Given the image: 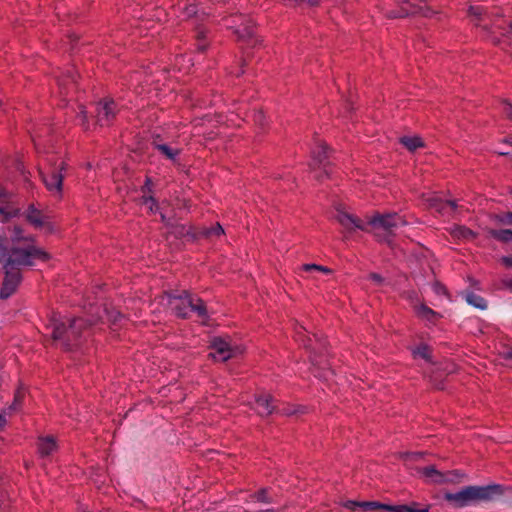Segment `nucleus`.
Masks as SVG:
<instances>
[{"label": "nucleus", "instance_id": "obj_1", "mask_svg": "<svg viewBox=\"0 0 512 512\" xmlns=\"http://www.w3.org/2000/svg\"><path fill=\"white\" fill-rule=\"evenodd\" d=\"M4 251L5 257L1 261H5V276L0 289V297L7 299L16 292L21 283L19 267L32 266L36 261L46 262L50 259V255L34 245H28L26 248H13L9 253L4 247Z\"/></svg>", "mask_w": 512, "mask_h": 512}, {"label": "nucleus", "instance_id": "obj_2", "mask_svg": "<svg viewBox=\"0 0 512 512\" xmlns=\"http://www.w3.org/2000/svg\"><path fill=\"white\" fill-rule=\"evenodd\" d=\"M501 485L466 486L455 493H445L444 499L455 508H463L477 502L491 501L502 495Z\"/></svg>", "mask_w": 512, "mask_h": 512}, {"label": "nucleus", "instance_id": "obj_3", "mask_svg": "<svg viewBox=\"0 0 512 512\" xmlns=\"http://www.w3.org/2000/svg\"><path fill=\"white\" fill-rule=\"evenodd\" d=\"M158 303L164 310L170 311L178 317H187L189 311H195L202 318L206 317L203 301L201 299L194 300L186 292L179 296L163 294L158 297Z\"/></svg>", "mask_w": 512, "mask_h": 512}, {"label": "nucleus", "instance_id": "obj_4", "mask_svg": "<svg viewBox=\"0 0 512 512\" xmlns=\"http://www.w3.org/2000/svg\"><path fill=\"white\" fill-rule=\"evenodd\" d=\"M49 327L52 328L53 339L64 341V346L68 348L67 341L80 335L81 330L86 327V321L81 318L69 319L53 314L50 318Z\"/></svg>", "mask_w": 512, "mask_h": 512}, {"label": "nucleus", "instance_id": "obj_5", "mask_svg": "<svg viewBox=\"0 0 512 512\" xmlns=\"http://www.w3.org/2000/svg\"><path fill=\"white\" fill-rule=\"evenodd\" d=\"M45 161L49 167L45 171H41L42 180L47 190L55 197L60 198L64 178L62 171L65 169V162L62 158L54 156H47Z\"/></svg>", "mask_w": 512, "mask_h": 512}, {"label": "nucleus", "instance_id": "obj_6", "mask_svg": "<svg viewBox=\"0 0 512 512\" xmlns=\"http://www.w3.org/2000/svg\"><path fill=\"white\" fill-rule=\"evenodd\" d=\"M211 352L209 355L217 361H227L228 359L240 355L244 352V347L233 344L230 338L214 337L210 344Z\"/></svg>", "mask_w": 512, "mask_h": 512}, {"label": "nucleus", "instance_id": "obj_7", "mask_svg": "<svg viewBox=\"0 0 512 512\" xmlns=\"http://www.w3.org/2000/svg\"><path fill=\"white\" fill-rule=\"evenodd\" d=\"M406 221L397 213H389L385 215H375L368 224L373 228L374 233L380 236V232L393 233L398 227L406 225Z\"/></svg>", "mask_w": 512, "mask_h": 512}, {"label": "nucleus", "instance_id": "obj_8", "mask_svg": "<svg viewBox=\"0 0 512 512\" xmlns=\"http://www.w3.org/2000/svg\"><path fill=\"white\" fill-rule=\"evenodd\" d=\"M419 473L429 482L432 483H456L461 480L464 474L460 473L458 470L448 471V472H440L435 466H427L421 468Z\"/></svg>", "mask_w": 512, "mask_h": 512}, {"label": "nucleus", "instance_id": "obj_9", "mask_svg": "<svg viewBox=\"0 0 512 512\" xmlns=\"http://www.w3.org/2000/svg\"><path fill=\"white\" fill-rule=\"evenodd\" d=\"M26 219L36 229H44L47 233H52L54 231V226L49 221V218L43 215L33 205L29 206L27 209Z\"/></svg>", "mask_w": 512, "mask_h": 512}, {"label": "nucleus", "instance_id": "obj_10", "mask_svg": "<svg viewBox=\"0 0 512 512\" xmlns=\"http://www.w3.org/2000/svg\"><path fill=\"white\" fill-rule=\"evenodd\" d=\"M469 14L472 17V21L477 26H482L484 29H487V24L485 23L486 19H490L492 16H501L500 9L495 11H488L487 8L483 6H470Z\"/></svg>", "mask_w": 512, "mask_h": 512}, {"label": "nucleus", "instance_id": "obj_11", "mask_svg": "<svg viewBox=\"0 0 512 512\" xmlns=\"http://www.w3.org/2000/svg\"><path fill=\"white\" fill-rule=\"evenodd\" d=\"M116 114V104L112 100L100 102L97 106V121L101 126L108 125Z\"/></svg>", "mask_w": 512, "mask_h": 512}, {"label": "nucleus", "instance_id": "obj_12", "mask_svg": "<svg viewBox=\"0 0 512 512\" xmlns=\"http://www.w3.org/2000/svg\"><path fill=\"white\" fill-rule=\"evenodd\" d=\"M336 220L347 230L353 231L356 229L360 230H366V226L361 222L360 219L356 218L355 216L344 212V211H338L336 216Z\"/></svg>", "mask_w": 512, "mask_h": 512}, {"label": "nucleus", "instance_id": "obj_13", "mask_svg": "<svg viewBox=\"0 0 512 512\" xmlns=\"http://www.w3.org/2000/svg\"><path fill=\"white\" fill-rule=\"evenodd\" d=\"M253 408L260 416H268L275 407L269 394H261L255 397Z\"/></svg>", "mask_w": 512, "mask_h": 512}, {"label": "nucleus", "instance_id": "obj_14", "mask_svg": "<svg viewBox=\"0 0 512 512\" xmlns=\"http://www.w3.org/2000/svg\"><path fill=\"white\" fill-rule=\"evenodd\" d=\"M245 17L243 15H236L232 18V24L228 25L229 28L234 29L235 33L240 37H250L253 34V26L251 21L244 24Z\"/></svg>", "mask_w": 512, "mask_h": 512}, {"label": "nucleus", "instance_id": "obj_15", "mask_svg": "<svg viewBox=\"0 0 512 512\" xmlns=\"http://www.w3.org/2000/svg\"><path fill=\"white\" fill-rule=\"evenodd\" d=\"M154 148L163 155L166 159L176 162L178 156L181 153V149L178 146H172L168 143L157 142L156 140L153 142Z\"/></svg>", "mask_w": 512, "mask_h": 512}, {"label": "nucleus", "instance_id": "obj_16", "mask_svg": "<svg viewBox=\"0 0 512 512\" xmlns=\"http://www.w3.org/2000/svg\"><path fill=\"white\" fill-rule=\"evenodd\" d=\"M414 312L419 319L431 324H435L441 317V315L438 312L432 310L425 304L415 305Z\"/></svg>", "mask_w": 512, "mask_h": 512}, {"label": "nucleus", "instance_id": "obj_17", "mask_svg": "<svg viewBox=\"0 0 512 512\" xmlns=\"http://www.w3.org/2000/svg\"><path fill=\"white\" fill-rule=\"evenodd\" d=\"M198 0H188V3L184 6L182 11L183 19H190L196 17L197 19L203 20L208 15L204 10L198 9Z\"/></svg>", "mask_w": 512, "mask_h": 512}, {"label": "nucleus", "instance_id": "obj_18", "mask_svg": "<svg viewBox=\"0 0 512 512\" xmlns=\"http://www.w3.org/2000/svg\"><path fill=\"white\" fill-rule=\"evenodd\" d=\"M57 448L56 441L53 437L47 436L39 439L38 451L41 456H49Z\"/></svg>", "mask_w": 512, "mask_h": 512}, {"label": "nucleus", "instance_id": "obj_19", "mask_svg": "<svg viewBox=\"0 0 512 512\" xmlns=\"http://www.w3.org/2000/svg\"><path fill=\"white\" fill-rule=\"evenodd\" d=\"M295 340L302 344L305 348H313V339L306 334V329L303 326H297L295 328Z\"/></svg>", "mask_w": 512, "mask_h": 512}, {"label": "nucleus", "instance_id": "obj_20", "mask_svg": "<svg viewBox=\"0 0 512 512\" xmlns=\"http://www.w3.org/2000/svg\"><path fill=\"white\" fill-rule=\"evenodd\" d=\"M57 83L59 86L60 94L66 95L68 91L66 90V84L74 85L76 83V74L72 71H68L67 74L63 77L57 76Z\"/></svg>", "mask_w": 512, "mask_h": 512}, {"label": "nucleus", "instance_id": "obj_21", "mask_svg": "<svg viewBox=\"0 0 512 512\" xmlns=\"http://www.w3.org/2000/svg\"><path fill=\"white\" fill-rule=\"evenodd\" d=\"M467 303L475 308L485 310L487 308L486 300L473 292H469L465 295Z\"/></svg>", "mask_w": 512, "mask_h": 512}, {"label": "nucleus", "instance_id": "obj_22", "mask_svg": "<svg viewBox=\"0 0 512 512\" xmlns=\"http://www.w3.org/2000/svg\"><path fill=\"white\" fill-rule=\"evenodd\" d=\"M451 234L457 239L464 240L473 239L475 237V233L465 226H454L451 228Z\"/></svg>", "mask_w": 512, "mask_h": 512}, {"label": "nucleus", "instance_id": "obj_23", "mask_svg": "<svg viewBox=\"0 0 512 512\" xmlns=\"http://www.w3.org/2000/svg\"><path fill=\"white\" fill-rule=\"evenodd\" d=\"M489 235L494 239L501 242H510L512 241V230L510 229H502V230H489Z\"/></svg>", "mask_w": 512, "mask_h": 512}, {"label": "nucleus", "instance_id": "obj_24", "mask_svg": "<svg viewBox=\"0 0 512 512\" xmlns=\"http://www.w3.org/2000/svg\"><path fill=\"white\" fill-rule=\"evenodd\" d=\"M412 355L414 358H422L427 362L431 361V349L426 344H421L418 347L413 348Z\"/></svg>", "mask_w": 512, "mask_h": 512}, {"label": "nucleus", "instance_id": "obj_25", "mask_svg": "<svg viewBox=\"0 0 512 512\" xmlns=\"http://www.w3.org/2000/svg\"><path fill=\"white\" fill-rule=\"evenodd\" d=\"M401 143L410 151H415L416 149L423 147V141L420 137H403L401 138Z\"/></svg>", "mask_w": 512, "mask_h": 512}, {"label": "nucleus", "instance_id": "obj_26", "mask_svg": "<svg viewBox=\"0 0 512 512\" xmlns=\"http://www.w3.org/2000/svg\"><path fill=\"white\" fill-rule=\"evenodd\" d=\"M13 241H24L27 243L34 242V238L32 236H24L22 228L15 226L12 233Z\"/></svg>", "mask_w": 512, "mask_h": 512}, {"label": "nucleus", "instance_id": "obj_27", "mask_svg": "<svg viewBox=\"0 0 512 512\" xmlns=\"http://www.w3.org/2000/svg\"><path fill=\"white\" fill-rule=\"evenodd\" d=\"M142 204L145 205L153 214H155L159 209L157 201L152 196H143Z\"/></svg>", "mask_w": 512, "mask_h": 512}, {"label": "nucleus", "instance_id": "obj_28", "mask_svg": "<svg viewBox=\"0 0 512 512\" xmlns=\"http://www.w3.org/2000/svg\"><path fill=\"white\" fill-rule=\"evenodd\" d=\"M196 37H197V48L199 51H204L207 47V43L204 41L205 38V30L202 28H196Z\"/></svg>", "mask_w": 512, "mask_h": 512}, {"label": "nucleus", "instance_id": "obj_29", "mask_svg": "<svg viewBox=\"0 0 512 512\" xmlns=\"http://www.w3.org/2000/svg\"><path fill=\"white\" fill-rule=\"evenodd\" d=\"M318 152H317V155L314 153V157L315 159H317V161L319 162L320 165L323 164V167L324 169L326 170V164H324V160L327 158V146L325 144H321L319 147H318Z\"/></svg>", "mask_w": 512, "mask_h": 512}, {"label": "nucleus", "instance_id": "obj_30", "mask_svg": "<svg viewBox=\"0 0 512 512\" xmlns=\"http://www.w3.org/2000/svg\"><path fill=\"white\" fill-rule=\"evenodd\" d=\"M493 219L500 224L512 225V212L494 215Z\"/></svg>", "mask_w": 512, "mask_h": 512}, {"label": "nucleus", "instance_id": "obj_31", "mask_svg": "<svg viewBox=\"0 0 512 512\" xmlns=\"http://www.w3.org/2000/svg\"><path fill=\"white\" fill-rule=\"evenodd\" d=\"M224 233V230L222 228V226L217 223L215 224L214 226L210 227L209 229H205L203 231V234L207 237H211V236H220Z\"/></svg>", "mask_w": 512, "mask_h": 512}, {"label": "nucleus", "instance_id": "obj_32", "mask_svg": "<svg viewBox=\"0 0 512 512\" xmlns=\"http://www.w3.org/2000/svg\"><path fill=\"white\" fill-rule=\"evenodd\" d=\"M303 270L309 272V271H320L326 274L331 273V270L325 266L316 265V264H304L302 266Z\"/></svg>", "mask_w": 512, "mask_h": 512}, {"label": "nucleus", "instance_id": "obj_33", "mask_svg": "<svg viewBox=\"0 0 512 512\" xmlns=\"http://www.w3.org/2000/svg\"><path fill=\"white\" fill-rule=\"evenodd\" d=\"M361 508L365 511L380 510L384 508V504L379 502H361Z\"/></svg>", "mask_w": 512, "mask_h": 512}, {"label": "nucleus", "instance_id": "obj_34", "mask_svg": "<svg viewBox=\"0 0 512 512\" xmlns=\"http://www.w3.org/2000/svg\"><path fill=\"white\" fill-rule=\"evenodd\" d=\"M383 510L388 512H407L408 505H386L384 504Z\"/></svg>", "mask_w": 512, "mask_h": 512}, {"label": "nucleus", "instance_id": "obj_35", "mask_svg": "<svg viewBox=\"0 0 512 512\" xmlns=\"http://www.w3.org/2000/svg\"><path fill=\"white\" fill-rule=\"evenodd\" d=\"M313 374H314L315 377L323 378L324 380H328L329 379V375H332L333 372L331 370H329V369L324 370L323 372H320L319 368L314 367Z\"/></svg>", "mask_w": 512, "mask_h": 512}, {"label": "nucleus", "instance_id": "obj_36", "mask_svg": "<svg viewBox=\"0 0 512 512\" xmlns=\"http://www.w3.org/2000/svg\"><path fill=\"white\" fill-rule=\"evenodd\" d=\"M186 60V57L185 56H180L176 59V66L177 68L180 70V71H188L189 67H190V64L189 65H184V62ZM188 62L190 63V59H188Z\"/></svg>", "mask_w": 512, "mask_h": 512}, {"label": "nucleus", "instance_id": "obj_37", "mask_svg": "<svg viewBox=\"0 0 512 512\" xmlns=\"http://www.w3.org/2000/svg\"><path fill=\"white\" fill-rule=\"evenodd\" d=\"M502 112L510 119H512V105L509 102L504 101L502 103Z\"/></svg>", "mask_w": 512, "mask_h": 512}, {"label": "nucleus", "instance_id": "obj_38", "mask_svg": "<svg viewBox=\"0 0 512 512\" xmlns=\"http://www.w3.org/2000/svg\"><path fill=\"white\" fill-rule=\"evenodd\" d=\"M258 502H268L266 490H261L254 495Z\"/></svg>", "mask_w": 512, "mask_h": 512}, {"label": "nucleus", "instance_id": "obj_39", "mask_svg": "<svg viewBox=\"0 0 512 512\" xmlns=\"http://www.w3.org/2000/svg\"><path fill=\"white\" fill-rule=\"evenodd\" d=\"M432 288H433V291L438 295H443L446 293L445 287L438 282L434 283Z\"/></svg>", "mask_w": 512, "mask_h": 512}, {"label": "nucleus", "instance_id": "obj_40", "mask_svg": "<svg viewBox=\"0 0 512 512\" xmlns=\"http://www.w3.org/2000/svg\"><path fill=\"white\" fill-rule=\"evenodd\" d=\"M361 502H356V501H347L344 506L348 509H351V510H354L356 508H361Z\"/></svg>", "mask_w": 512, "mask_h": 512}, {"label": "nucleus", "instance_id": "obj_41", "mask_svg": "<svg viewBox=\"0 0 512 512\" xmlns=\"http://www.w3.org/2000/svg\"><path fill=\"white\" fill-rule=\"evenodd\" d=\"M369 278L374 281L376 284H382L383 283V278L381 275L377 274V273H372L370 274Z\"/></svg>", "mask_w": 512, "mask_h": 512}, {"label": "nucleus", "instance_id": "obj_42", "mask_svg": "<svg viewBox=\"0 0 512 512\" xmlns=\"http://www.w3.org/2000/svg\"><path fill=\"white\" fill-rule=\"evenodd\" d=\"M502 262L503 264L508 267V268H511L512 267V257H503L502 258Z\"/></svg>", "mask_w": 512, "mask_h": 512}, {"label": "nucleus", "instance_id": "obj_43", "mask_svg": "<svg viewBox=\"0 0 512 512\" xmlns=\"http://www.w3.org/2000/svg\"><path fill=\"white\" fill-rule=\"evenodd\" d=\"M79 117L82 121V124L84 125L86 122V111L83 109V107H80Z\"/></svg>", "mask_w": 512, "mask_h": 512}, {"label": "nucleus", "instance_id": "obj_44", "mask_svg": "<svg viewBox=\"0 0 512 512\" xmlns=\"http://www.w3.org/2000/svg\"><path fill=\"white\" fill-rule=\"evenodd\" d=\"M5 257L4 245L2 239H0V260Z\"/></svg>", "mask_w": 512, "mask_h": 512}, {"label": "nucleus", "instance_id": "obj_45", "mask_svg": "<svg viewBox=\"0 0 512 512\" xmlns=\"http://www.w3.org/2000/svg\"><path fill=\"white\" fill-rule=\"evenodd\" d=\"M407 512H429L428 509H416V508H413V507H410L408 506V511Z\"/></svg>", "mask_w": 512, "mask_h": 512}, {"label": "nucleus", "instance_id": "obj_46", "mask_svg": "<svg viewBox=\"0 0 512 512\" xmlns=\"http://www.w3.org/2000/svg\"><path fill=\"white\" fill-rule=\"evenodd\" d=\"M447 204H449L452 209H456L457 208V203L454 200L447 201Z\"/></svg>", "mask_w": 512, "mask_h": 512}, {"label": "nucleus", "instance_id": "obj_47", "mask_svg": "<svg viewBox=\"0 0 512 512\" xmlns=\"http://www.w3.org/2000/svg\"><path fill=\"white\" fill-rule=\"evenodd\" d=\"M416 12L415 10H406L405 12V15H408L409 13H414ZM404 16V14H399V15H393V17H402Z\"/></svg>", "mask_w": 512, "mask_h": 512}, {"label": "nucleus", "instance_id": "obj_48", "mask_svg": "<svg viewBox=\"0 0 512 512\" xmlns=\"http://www.w3.org/2000/svg\"><path fill=\"white\" fill-rule=\"evenodd\" d=\"M263 117H264V116H263V113H262V112H258V113H256V115H255V119H256L257 121H261Z\"/></svg>", "mask_w": 512, "mask_h": 512}, {"label": "nucleus", "instance_id": "obj_49", "mask_svg": "<svg viewBox=\"0 0 512 512\" xmlns=\"http://www.w3.org/2000/svg\"><path fill=\"white\" fill-rule=\"evenodd\" d=\"M406 457H420L421 454L420 453H406L405 454Z\"/></svg>", "mask_w": 512, "mask_h": 512}, {"label": "nucleus", "instance_id": "obj_50", "mask_svg": "<svg viewBox=\"0 0 512 512\" xmlns=\"http://www.w3.org/2000/svg\"><path fill=\"white\" fill-rule=\"evenodd\" d=\"M5 423H6L5 417L0 415V426H3Z\"/></svg>", "mask_w": 512, "mask_h": 512}, {"label": "nucleus", "instance_id": "obj_51", "mask_svg": "<svg viewBox=\"0 0 512 512\" xmlns=\"http://www.w3.org/2000/svg\"><path fill=\"white\" fill-rule=\"evenodd\" d=\"M507 287L512 290V278L506 282Z\"/></svg>", "mask_w": 512, "mask_h": 512}, {"label": "nucleus", "instance_id": "obj_52", "mask_svg": "<svg viewBox=\"0 0 512 512\" xmlns=\"http://www.w3.org/2000/svg\"><path fill=\"white\" fill-rule=\"evenodd\" d=\"M162 75H163V73H159L158 76L155 75L154 78H156V79H153L152 81L158 82L160 80V76H162Z\"/></svg>", "mask_w": 512, "mask_h": 512}, {"label": "nucleus", "instance_id": "obj_53", "mask_svg": "<svg viewBox=\"0 0 512 512\" xmlns=\"http://www.w3.org/2000/svg\"><path fill=\"white\" fill-rule=\"evenodd\" d=\"M0 213H1V214H5V215H6V217L11 216V214H10V213H6V212L4 211V209H3V208H0Z\"/></svg>", "mask_w": 512, "mask_h": 512}, {"label": "nucleus", "instance_id": "obj_54", "mask_svg": "<svg viewBox=\"0 0 512 512\" xmlns=\"http://www.w3.org/2000/svg\"><path fill=\"white\" fill-rule=\"evenodd\" d=\"M161 219L164 223L168 224V221L166 219V216L164 214H161Z\"/></svg>", "mask_w": 512, "mask_h": 512}, {"label": "nucleus", "instance_id": "obj_55", "mask_svg": "<svg viewBox=\"0 0 512 512\" xmlns=\"http://www.w3.org/2000/svg\"><path fill=\"white\" fill-rule=\"evenodd\" d=\"M18 401H19V393L15 396V403L14 404L16 405L18 403Z\"/></svg>", "mask_w": 512, "mask_h": 512}, {"label": "nucleus", "instance_id": "obj_56", "mask_svg": "<svg viewBox=\"0 0 512 512\" xmlns=\"http://www.w3.org/2000/svg\"><path fill=\"white\" fill-rule=\"evenodd\" d=\"M138 79V73H135L133 76H132V80H137Z\"/></svg>", "mask_w": 512, "mask_h": 512}, {"label": "nucleus", "instance_id": "obj_57", "mask_svg": "<svg viewBox=\"0 0 512 512\" xmlns=\"http://www.w3.org/2000/svg\"><path fill=\"white\" fill-rule=\"evenodd\" d=\"M313 338H315V341L320 342V340L316 338V335H313ZM319 345L322 346L321 343H319Z\"/></svg>", "mask_w": 512, "mask_h": 512}, {"label": "nucleus", "instance_id": "obj_58", "mask_svg": "<svg viewBox=\"0 0 512 512\" xmlns=\"http://www.w3.org/2000/svg\"><path fill=\"white\" fill-rule=\"evenodd\" d=\"M508 358L512 359V350L508 352Z\"/></svg>", "mask_w": 512, "mask_h": 512}, {"label": "nucleus", "instance_id": "obj_59", "mask_svg": "<svg viewBox=\"0 0 512 512\" xmlns=\"http://www.w3.org/2000/svg\"><path fill=\"white\" fill-rule=\"evenodd\" d=\"M154 90L156 91V93H155V94L157 95V91L159 90V88H158V86H157V85L155 86Z\"/></svg>", "mask_w": 512, "mask_h": 512}, {"label": "nucleus", "instance_id": "obj_60", "mask_svg": "<svg viewBox=\"0 0 512 512\" xmlns=\"http://www.w3.org/2000/svg\"><path fill=\"white\" fill-rule=\"evenodd\" d=\"M509 28H510V30L512 31V21H511V22H510V24H509Z\"/></svg>", "mask_w": 512, "mask_h": 512}, {"label": "nucleus", "instance_id": "obj_61", "mask_svg": "<svg viewBox=\"0 0 512 512\" xmlns=\"http://www.w3.org/2000/svg\"><path fill=\"white\" fill-rule=\"evenodd\" d=\"M311 362L313 363V366H315L316 364L314 363L315 362V359H311Z\"/></svg>", "mask_w": 512, "mask_h": 512}, {"label": "nucleus", "instance_id": "obj_62", "mask_svg": "<svg viewBox=\"0 0 512 512\" xmlns=\"http://www.w3.org/2000/svg\"><path fill=\"white\" fill-rule=\"evenodd\" d=\"M500 154H501V155H507V154H508V152H501Z\"/></svg>", "mask_w": 512, "mask_h": 512}, {"label": "nucleus", "instance_id": "obj_63", "mask_svg": "<svg viewBox=\"0 0 512 512\" xmlns=\"http://www.w3.org/2000/svg\"><path fill=\"white\" fill-rule=\"evenodd\" d=\"M512 145V141L509 142Z\"/></svg>", "mask_w": 512, "mask_h": 512}]
</instances>
